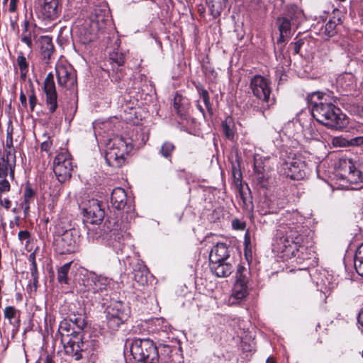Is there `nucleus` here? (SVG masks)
Listing matches in <instances>:
<instances>
[{
    "label": "nucleus",
    "instance_id": "f257e3e1",
    "mask_svg": "<svg viewBox=\"0 0 363 363\" xmlns=\"http://www.w3.org/2000/svg\"><path fill=\"white\" fill-rule=\"evenodd\" d=\"M307 101L312 107L313 117L323 125L334 130H342L347 125V116L332 103L323 101L322 93L308 94Z\"/></svg>",
    "mask_w": 363,
    "mask_h": 363
},
{
    "label": "nucleus",
    "instance_id": "f03ea898",
    "mask_svg": "<svg viewBox=\"0 0 363 363\" xmlns=\"http://www.w3.org/2000/svg\"><path fill=\"white\" fill-rule=\"evenodd\" d=\"M131 150L128 143L122 137H116L107 144L105 160L113 167H121L125 160V155Z\"/></svg>",
    "mask_w": 363,
    "mask_h": 363
},
{
    "label": "nucleus",
    "instance_id": "7ed1b4c3",
    "mask_svg": "<svg viewBox=\"0 0 363 363\" xmlns=\"http://www.w3.org/2000/svg\"><path fill=\"white\" fill-rule=\"evenodd\" d=\"M134 359L142 363H159V354L153 341L147 339H135L130 345Z\"/></svg>",
    "mask_w": 363,
    "mask_h": 363
},
{
    "label": "nucleus",
    "instance_id": "20e7f679",
    "mask_svg": "<svg viewBox=\"0 0 363 363\" xmlns=\"http://www.w3.org/2000/svg\"><path fill=\"white\" fill-rule=\"evenodd\" d=\"M78 238V233L74 228L66 230L58 229L54 238L55 250L60 255L74 252L77 249Z\"/></svg>",
    "mask_w": 363,
    "mask_h": 363
},
{
    "label": "nucleus",
    "instance_id": "39448f33",
    "mask_svg": "<svg viewBox=\"0 0 363 363\" xmlns=\"http://www.w3.org/2000/svg\"><path fill=\"white\" fill-rule=\"evenodd\" d=\"M337 168L342 179L347 180L351 184L363 182V172L361 167H357L351 159L340 158L337 163Z\"/></svg>",
    "mask_w": 363,
    "mask_h": 363
},
{
    "label": "nucleus",
    "instance_id": "423d86ee",
    "mask_svg": "<svg viewBox=\"0 0 363 363\" xmlns=\"http://www.w3.org/2000/svg\"><path fill=\"white\" fill-rule=\"evenodd\" d=\"M250 86L253 95L265 104L264 108L269 107V103L273 101L270 98L272 92L270 81L261 75H255L251 79Z\"/></svg>",
    "mask_w": 363,
    "mask_h": 363
},
{
    "label": "nucleus",
    "instance_id": "0eeeda50",
    "mask_svg": "<svg viewBox=\"0 0 363 363\" xmlns=\"http://www.w3.org/2000/svg\"><path fill=\"white\" fill-rule=\"evenodd\" d=\"M72 164L70 155L62 150L54 159L53 171L57 180L62 183L71 177Z\"/></svg>",
    "mask_w": 363,
    "mask_h": 363
},
{
    "label": "nucleus",
    "instance_id": "6e6552de",
    "mask_svg": "<svg viewBox=\"0 0 363 363\" xmlns=\"http://www.w3.org/2000/svg\"><path fill=\"white\" fill-rule=\"evenodd\" d=\"M72 335L61 342L63 344L65 353L79 361L84 357V337L82 333L72 331Z\"/></svg>",
    "mask_w": 363,
    "mask_h": 363
},
{
    "label": "nucleus",
    "instance_id": "1a4fd4ad",
    "mask_svg": "<svg viewBox=\"0 0 363 363\" xmlns=\"http://www.w3.org/2000/svg\"><path fill=\"white\" fill-rule=\"evenodd\" d=\"M58 84L66 89H72L77 84V77L70 65L57 64L55 68Z\"/></svg>",
    "mask_w": 363,
    "mask_h": 363
},
{
    "label": "nucleus",
    "instance_id": "9d476101",
    "mask_svg": "<svg viewBox=\"0 0 363 363\" xmlns=\"http://www.w3.org/2000/svg\"><path fill=\"white\" fill-rule=\"evenodd\" d=\"M284 165V174L291 179H303L308 173L306 163L300 158L293 159L291 162H286Z\"/></svg>",
    "mask_w": 363,
    "mask_h": 363
},
{
    "label": "nucleus",
    "instance_id": "9b49d317",
    "mask_svg": "<svg viewBox=\"0 0 363 363\" xmlns=\"http://www.w3.org/2000/svg\"><path fill=\"white\" fill-rule=\"evenodd\" d=\"M45 94L46 106L50 113H54L57 106V94L56 91L54 77L52 73H49L45 81L43 86Z\"/></svg>",
    "mask_w": 363,
    "mask_h": 363
},
{
    "label": "nucleus",
    "instance_id": "f8f14e48",
    "mask_svg": "<svg viewBox=\"0 0 363 363\" xmlns=\"http://www.w3.org/2000/svg\"><path fill=\"white\" fill-rule=\"evenodd\" d=\"M105 216L104 210L101 208L98 200L89 201L88 205L84 208V216L86 222L91 224H99Z\"/></svg>",
    "mask_w": 363,
    "mask_h": 363
},
{
    "label": "nucleus",
    "instance_id": "ddd939ff",
    "mask_svg": "<svg viewBox=\"0 0 363 363\" xmlns=\"http://www.w3.org/2000/svg\"><path fill=\"white\" fill-rule=\"evenodd\" d=\"M111 279L102 275L96 274L95 272H90L87 274L85 286L88 291L94 294L102 292L106 290L111 283Z\"/></svg>",
    "mask_w": 363,
    "mask_h": 363
},
{
    "label": "nucleus",
    "instance_id": "4468645a",
    "mask_svg": "<svg viewBox=\"0 0 363 363\" xmlns=\"http://www.w3.org/2000/svg\"><path fill=\"white\" fill-rule=\"evenodd\" d=\"M60 12L59 0H44L40 11L42 18L47 21L56 20Z\"/></svg>",
    "mask_w": 363,
    "mask_h": 363
},
{
    "label": "nucleus",
    "instance_id": "2eb2a0df",
    "mask_svg": "<svg viewBox=\"0 0 363 363\" xmlns=\"http://www.w3.org/2000/svg\"><path fill=\"white\" fill-rule=\"evenodd\" d=\"M94 24L90 21H84L82 24H77L74 26L73 30L78 35L82 43L86 44L94 40L95 34L93 26Z\"/></svg>",
    "mask_w": 363,
    "mask_h": 363
},
{
    "label": "nucleus",
    "instance_id": "dca6fc26",
    "mask_svg": "<svg viewBox=\"0 0 363 363\" xmlns=\"http://www.w3.org/2000/svg\"><path fill=\"white\" fill-rule=\"evenodd\" d=\"M15 157L7 154L0 158V178L6 179L9 174L11 179H14Z\"/></svg>",
    "mask_w": 363,
    "mask_h": 363
},
{
    "label": "nucleus",
    "instance_id": "f3484780",
    "mask_svg": "<svg viewBox=\"0 0 363 363\" xmlns=\"http://www.w3.org/2000/svg\"><path fill=\"white\" fill-rule=\"evenodd\" d=\"M229 257L228 249L224 243H217L211 250L210 262H224Z\"/></svg>",
    "mask_w": 363,
    "mask_h": 363
},
{
    "label": "nucleus",
    "instance_id": "a211bd4d",
    "mask_svg": "<svg viewBox=\"0 0 363 363\" xmlns=\"http://www.w3.org/2000/svg\"><path fill=\"white\" fill-rule=\"evenodd\" d=\"M277 22L279 23V30L280 33L277 43L281 44L288 40L291 37V27L294 24L292 23L288 17L279 18Z\"/></svg>",
    "mask_w": 363,
    "mask_h": 363
},
{
    "label": "nucleus",
    "instance_id": "6ab92c4d",
    "mask_svg": "<svg viewBox=\"0 0 363 363\" xmlns=\"http://www.w3.org/2000/svg\"><path fill=\"white\" fill-rule=\"evenodd\" d=\"M112 206L117 210H122L127 204V195L125 190L121 187L115 188L111 195Z\"/></svg>",
    "mask_w": 363,
    "mask_h": 363
},
{
    "label": "nucleus",
    "instance_id": "aec40b11",
    "mask_svg": "<svg viewBox=\"0 0 363 363\" xmlns=\"http://www.w3.org/2000/svg\"><path fill=\"white\" fill-rule=\"evenodd\" d=\"M129 313L128 307L123 302L118 301H112L106 308V313L116 317H122V314H123L125 315V320L128 319Z\"/></svg>",
    "mask_w": 363,
    "mask_h": 363
},
{
    "label": "nucleus",
    "instance_id": "412c9836",
    "mask_svg": "<svg viewBox=\"0 0 363 363\" xmlns=\"http://www.w3.org/2000/svg\"><path fill=\"white\" fill-rule=\"evenodd\" d=\"M101 347L100 342L94 338L84 339V355L86 354L91 360H95Z\"/></svg>",
    "mask_w": 363,
    "mask_h": 363
},
{
    "label": "nucleus",
    "instance_id": "4be33fe9",
    "mask_svg": "<svg viewBox=\"0 0 363 363\" xmlns=\"http://www.w3.org/2000/svg\"><path fill=\"white\" fill-rule=\"evenodd\" d=\"M211 272L218 277H226L231 274L233 266L224 262H210Z\"/></svg>",
    "mask_w": 363,
    "mask_h": 363
},
{
    "label": "nucleus",
    "instance_id": "5701e85b",
    "mask_svg": "<svg viewBox=\"0 0 363 363\" xmlns=\"http://www.w3.org/2000/svg\"><path fill=\"white\" fill-rule=\"evenodd\" d=\"M54 51V45L50 38L48 36L43 37L40 40V54L46 63L50 59Z\"/></svg>",
    "mask_w": 363,
    "mask_h": 363
},
{
    "label": "nucleus",
    "instance_id": "b1692460",
    "mask_svg": "<svg viewBox=\"0 0 363 363\" xmlns=\"http://www.w3.org/2000/svg\"><path fill=\"white\" fill-rule=\"evenodd\" d=\"M133 278L141 285H145L147 281V269L145 265L138 263L133 269Z\"/></svg>",
    "mask_w": 363,
    "mask_h": 363
},
{
    "label": "nucleus",
    "instance_id": "393cba45",
    "mask_svg": "<svg viewBox=\"0 0 363 363\" xmlns=\"http://www.w3.org/2000/svg\"><path fill=\"white\" fill-rule=\"evenodd\" d=\"M174 109L177 115L183 117L186 115L188 109V104L185 99L179 94H177L174 98Z\"/></svg>",
    "mask_w": 363,
    "mask_h": 363
},
{
    "label": "nucleus",
    "instance_id": "a878e982",
    "mask_svg": "<svg viewBox=\"0 0 363 363\" xmlns=\"http://www.w3.org/2000/svg\"><path fill=\"white\" fill-rule=\"evenodd\" d=\"M126 320L125 315L123 314H122V317H116L106 313V324L111 333L117 331L121 325Z\"/></svg>",
    "mask_w": 363,
    "mask_h": 363
},
{
    "label": "nucleus",
    "instance_id": "bb28decb",
    "mask_svg": "<svg viewBox=\"0 0 363 363\" xmlns=\"http://www.w3.org/2000/svg\"><path fill=\"white\" fill-rule=\"evenodd\" d=\"M72 331H74L72 328V324L69 321L65 319L60 323L57 335L60 336L61 342L68 339L72 335Z\"/></svg>",
    "mask_w": 363,
    "mask_h": 363
},
{
    "label": "nucleus",
    "instance_id": "cd10ccee",
    "mask_svg": "<svg viewBox=\"0 0 363 363\" xmlns=\"http://www.w3.org/2000/svg\"><path fill=\"white\" fill-rule=\"evenodd\" d=\"M36 37L35 32L29 28L28 22H24V29L21 33V41L26 43L30 48L33 46V39Z\"/></svg>",
    "mask_w": 363,
    "mask_h": 363
},
{
    "label": "nucleus",
    "instance_id": "c85d7f7f",
    "mask_svg": "<svg viewBox=\"0 0 363 363\" xmlns=\"http://www.w3.org/2000/svg\"><path fill=\"white\" fill-rule=\"evenodd\" d=\"M286 11L285 17H288L293 24H296V21L303 15L302 10L295 4L287 6Z\"/></svg>",
    "mask_w": 363,
    "mask_h": 363
},
{
    "label": "nucleus",
    "instance_id": "c756f323",
    "mask_svg": "<svg viewBox=\"0 0 363 363\" xmlns=\"http://www.w3.org/2000/svg\"><path fill=\"white\" fill-rule=\"evenodd\" d=\"M222 128L225 137L230 140L234 139L235 129L234 123L231 117H227L222 122Z\"/></svg>",
    "mask_w": 363,
    "mask_h": 363
},
{
    "label": "nucleus",
    "instance_id": "7c9ffc66",
    "mask_svg": "<svg viewBox=\"0 0 363 363\" xmlns=\"http://www.w3.org/2000/svg\"><path fill=\"white\" fill-rule=\"evenodd\" d=\"M248 294L247 284L235 283L232 296L238 300H241Z\"/></svg>",
    "mask_w": 363,
    "mask_h": 363
},
{
    "label": "nucleus",
    "instance_id": "2f4dec72",
    "mask_svg": "<svg viewBox=\"0 0 363 363\" xmlns=\"http://www.w3.org/2000/svg\"><path fill=\"white\" fill-rule=\"evenodd\" d=\"M354 264L358 274L363 277V243L358 247L355 253Z\"/></svg>",
    "mask_w": 363,
    "mask_h": 363
},
{
    "label": "nucleus",
    "instance_id": "473e14b6",
    "mask_svg": "<svg viewBox=\"0 0 363 363\" xmlns=\"http://www.w3.org/2000/svg\"><path fill=\"white\" fill-rule=\"evenodd\" d=\"M16 63L21 72V79H25L28 72V63L22 52H18V55L16 59Z\"/></svg>",
    "mask_w": 363,
    "mask_h": 363
},
{
    "label": "nucleus",
    "instance_id": "72a5a7b5",
    "mask_svg": "<svg viewBox=\"0 0 363 363\" xmlns=\"http://www.w3.org/2000/svg\"><path fill=\"white\" fill-rule=\"evenodd\" d=\"M250 272L248 269L242 265H238L235 272V282L247 284L249 281Z\"/></svg>",
    "mask_w": 363,
    "mask_h": 363
},
{
    "label": "nucleus",
    "instance_id": "f704fd0d",
    "mask_svg": "<svg viewBox=\"0 0 363 363\" xmlns=\"http://www.w3.org/2000/svg\"><path fill=\"white\" fill-rule=\"evenodd\" d=\"M211 15L213 18L218 17L225 7V3L220 0H213L208 4Z\"/></svg>",
    "mask_w": 363,
    "mask_h": 363
},
{
    "label": "nucleus",
    "instance_id": "c9c22d12",
    "mask_svg": "<svg viewBox=\"0 0 363 363\" xmlns=\"http://www.w3.org/2000/svg\"><path fill=\"white\" fill-rule=\"evenodd\" d=\"M292 243L293 242L286 235L281 236L276 238L274 247L277 251L284 252L291 247Z\"/></svg>",
    "mask_w": 363,
    "mask_h": 363
},
{
    "label": "nucleus",
    "instance_id": "e433bc0d",
    "mask_svg": "<svg viewBox=\"0 0 363 363\" xmlns=\"http://www.w3.org/2000/svg\"><path fill=\"white\" fill-rule=\"evenodd\" d=\"M18 311L13 306H7L4 308V317L13 325L18 324L19 320L17 316Z\"/></svg>",
    "mask_w": 363,
    "mask_h": 363
},
{
    "label": "nucleus",
    "instance_id": "4c0bfd02",
    "mask_svg": "<svg viewBox=\"0 0 363 363\" xmlns=\"http://www.w3.org/2000/svg\"><path fill=\"white\" fill-rule=\"evenodd\" d=\"M301 227L297 225L296 227H289V230L286 231V235L293 242L294 244H299L301 240L300 230H298Z\"/></svg>",
    "mask_w": 363,
    "mask_h": 363
},
{
    "label": "nucleus",
    "instance_id": "58836bf2",
    "mask_svg": "<svg viewBox=\"0 0 363 363\" xmlns=\"http://www.w3.org/2000/svg\"><path fill=\"white\" fill-rule=\"evenodd\" d=\"M72 262H67L62 266L57 272V280L61 284H67V274L70 269Z\"/></svg>",
    "mask_w": 363,
    "mask_h": 363
},
{
    "label": "nucleus",
    "instance_id": "ea45409f",
    "mask_svg": "<svg viewBox=\"0 0 363 363\" xmlns=\"http://www.w3.org/2000/svg\"><path fill=\"white\" fill-rule=\"evenodd\" d=\"M175 149V146L173 143L166 141L164 142L160 150L161 155L165 158H169L172 157V152Z\"/></svg>",
    "mask_w": 363,
    "mask_h": 363
},
{
    "label": "nucleus",
    "instance_id": "a19ab883",
    "mask_svg": "<svg viewBox=\"0 0 363 363\" xmlns=\"http://www.w3.org/2000/svg\"><path fill=\"white\" fill-rule=\"evenodd\" d=\"M258 208L259 213L262 215H267L272 212L269 206V201L267 198L264 199L263 201H260Z\"/></svg>",
    "mask_w": 363,
    "mask_h": 363
},
{
    "label": "nucleus",
    "instance_id": "79ce46f5",
    "mask_svg": "<svg viewBox=\"0 0 363 363\" xmlns=\"http://www.w3.org/2000/svg\"><path fill=\"white\" fill-rule=\"evenodd\" d=\"M110 60L112 62L116 63L117 66L119 67L123 65L125 62V57L121 52H113L110 54Z\"/></svg>",
    "mask_w": 363,
    "mask_h": 363
},
{
    "label": "nucleus",
    "instance_id": "37998d69",
    "mask_svg": "<svg viewBox=\"0 0 363 363\" xmlns=\"http://www.w3.org/2000/svg\"><path fill=\"white\" fill-rule=\"evenodd\" d=\"M232 227L234 230H243L245 229L246 223L238 218H235L232 220Z\"/></svg>",
    "mask_w": 363,
    "mask_h": 363
},
{
    "label": "nucleus",
    "instance_id": "c03bdc74",
    "mask_svg": "<svg viewBox=\"0 0 363 363\" xmlns=\"http://www.w3.org/2000/svg\"><path fill=\"white\" fill-rule=\"evenodd\" d=\"M34 196H35V191L30 186H26L24 190V194H23L24 200L23 202L30 203V200L31 199H33L34 197Z\"/></svg>",
    "mask_w": 363,
    "mask_h": 363
},
{
    "label": "nucleus",
    "instance_id": "a18cd8bd",
    "mask_svg": "<svg viewBox=\"0 0 363 363\" xmlns=\"http://www.w3.org/2000/svg\"><path fill=\"white\" fill-rule=\"evenodd\" d=\"M199 94H200L201 97L203 99V103L206 105L208 110H211V102H210V99H209L208 91L206 89H202L199 91Z\"/></svg>",
    "mask_w": 363,
    "mask_h": 363
},
{
    "label": "nucleus",
    "instance_id": "49530a36",
    "mask_svg": "<svg viewBox=\"0 0 363 363\" xmlns=\"http://www.w3.org/2000/svg\"><path fill=\"white\" fill-rule=\"evenodd\" d=\"M11 189V186L8 180L3 179L0 181V194L4 192H8Z\"/></svg>",
    "mask_w": 363,
    "mask_h": 363
},
{
    "label": "nucleus",
    "instance_id": "de8ad7c7",
    "mask_svg": "<svg viewBox=\"0 0 363 363\" xmlns=\"http://www.w3.org/2000/svg\"><path fill=\"white\" fill-rule=\"evenodd\" d=\"M18 239L23 242L26 241V244L29 242L30 233L27 230H21L18 233Z\"/></svg>",
    "mask_w": 363,
    "mask_h": 363
},
{
    "label": "nucleus",
    "instance_id": "09e8293b",
    "mask_svg": "<svg viewBox=\"0 0 363 363\" xmlns=\"http://www.w3.org/2000/svg\"><path fill=\"white\" fill-rule=\"evenodd\" d=\"M303 133L306 136L308 135L313 138L318 135L316 131L311 126L306 127L303 129Z\"/></svg>",
    "mask_w": 363,
    "mask_h": 363
},
{
    "label": "nucleus",
    "instance_id": "8fccbe9b",
    "mask_svg": "<svg viewBox=\"0 0 363 363\" xmlns=\"http://www.w3.org/2000/svg\"><path fill=\"white\" fill-rule=\"evenodd\" d=\"M12 134H13V127L12 125H9L6 130V145L8 146L12 145Z\"/></svg>",
    "mask_w": 363,
    "mask_h": 363
},
{
    "label": "nucleus",
    "instance_id": "3c124183",
    "mask_svg": "<svg viewBox=\"0 0 363 363\" xmlns=\"http://www.w3.org/2000/svg\"><path fill=\"white\" fill-rule=\"evenodd\" d=\"M52 144V141L50 139H48L47 140L42 143L41 150L47 152H49L51 148Z\"/></svg>",
    "mask_w": 363,
    "mask_h": 363
},
{
    "label": "nucleus",
    "instance_id": "603ef678",
    "mask_svg": "<svg viewBox=\"0 0 363 363\" xmlns=\"http://www.w3.org/2000/svg\"><path fill=\"white\" fill-rule=\"evenodd\" d=\"M36 103H37L36 96H35L34 93H32L29 96V105H30V108L31 111H33L34 110V108H35V106L36 105Z\"/></svg>",
    "mask_w": 363,
    "mask_h": 363
},
{
    "label": "nucleus",
    "instance_id": "864d4df0",
    "mask_svg": "<svg viewBox=\"0 0 363 363\" xmlns=\"http://www.w3.org/2000/svg\"><path fill=\"white\" fill-rule=\"evenodd\" d=\"M350 144L351 145H360L363 144V137H357L352 138L350 140Z\"/></svg>",
    "mask_w": 363,
    "mask_h": 363
},
{
    "label": "nucleus",
    "instance_id": "5fc2aeb1",
    "mask_svg": "<svg viewBox=\"0 0 363 363\" xmlns=\"http://www.w3.org/2000/svg\"><path fill=\"white\" fill-rule=\"evenodd\" d=\"M256 179L261 186H264L266 185L267 178L265 177L264 173L256 176Z\"/></svg>",
    "mask_w": 363,
    "mask_h": 363
},
{
    "label": "nucleus",
    "instance_id": "6e6d98bb",
    "mask_svg": "<svg viewBox=\"0 0 363 363\" xmlns=\"http://www.w3.org/2000/svg\"><path fill=\"white\" fill-rule=\"evenodd\" d=\"M0 205L4 206L7 210L11 208V202L9 199H0Z\"/></svg>",
    "mask_w": 363,
    "mask_h": 363
},
{
    "label": "nucleus",
    "instance_id": "4d7b16f0",
    "mask_svg": "<svg viewBox=\"0 0 363 363\" xmlns=\"http://www.w3.org/2000/svg\"><path fill=\"white\" fill-rule=\"evenodd\" d=\"M30 271H31V276L33 279V284H35L37 282H38V277H37V265L36 266H33L31 268H30Z\"/></svg>",
    "mask_w": 363,
    "mask_h": 363
},
{
    "label": "nucleus",
    "instance_id": "13d9d810",
    "mask_svg": "<svg viewBox=\"0 0 363 363\" xmlns=\"http://www.w3.org/2000/svg\"><path fill=\"white\" fill-rule=\"evenodd\" d=\"M254 172H255L256 176H258V175L264 173V169L262 167L257 165V162H255Z\"/></svg>",
    "mask_w": 363,
    "mask_h": 363
},
{
    "label": "nucleus",
    "instance_id": "bf43d9fd",
    "mask_svg": "<svg viewBox=\"0 0 363 363\" xmlns=\"http://www.w3.org/2000/svg\"><path fill=\"white\" fill-rule=\"evenodd\" d=\"M303 45V42L301 40H298L294 43V50L296 54H298L300 51L301 47Z\"/></svg>",
    "mask_w": 363,
    "mask_h": 363
},
{
    "label": "nucleus",
    "instance_id": "052dcab7",
    "mask_svg": "<svg viewBox=\"0 0 363 363\" xmlns=\"http://www.w3.org/2000/svg\"><path fill=\"white\" fill-rule=\"evenodd\" d=\"M233 174L235 178V179L237 180V182H239L241 180V172L240 170L236 169L235 168H233Z\"/></svg>",
    "mask_w": 363,
    "mask_h": 363
},
{
    "label": "nucleus",
    "instance_id": "680f3d73",
    "mask_svg": "<svg viewBox=\"0 0 363 363\" xmlns=\"http://www.w3.org/2000/svg\"><path fill=\"white\" fill-rule=\"evenodd\" d=\"M20 101L23 107L27 106V97L23 91L20 94Z\"/></svg>",
    "mask_w": 363,
    "mask_h": 363
},
{
    "label": "nucleus",
    "instance_id": "e2e57ef3",
    "mask_svg": "<svg viewBox=\"0 0 363 363\" xmlns=\"http://www.w3.org/2000/svg\"><path fill=\"white\" fill-rule=\"evenodd\" d=\"M16 3H17V0H10L9 11L11 12H14L16 11Z\"/></svg>",
    "mask_w": 363,
    "mask_h": 363
},
{
    "label": "nucleus",
    "instance_id": "0e129e2a",
    "mask_svg": "<svg viewBox=\"0 0 363 363\" xmlns=\"http://www.w3.org/2000/svg\"><path fill=\"white\" fill-rule=\"evenodd\" d=\"M22 207L23 208L24 213L26 216L28 213V212H29L30 203L23 202L22 203Z\"/></svg>",
    "mask_w": 363,
    "mask_h": 363
},
{
    "label": "nucleus",
    "instance_id": "69168bd1",
    "mask_svg": "<svg viewBox=\"0 0 363 363\" xmlns=\"http://www.w3.org/2000/svg\"><path fill=\"white\" fill-rule=\"evenodd\" d=\"M357 321L363 327V309L358 314Z\"/></svg>",
    "mask_w": 363,
    "mask_h": 363
},
{
    "label": "nucleus",
    "instance_id": "338daca9",
    "mask_svg": "<svg viewBox=\"0 0 363 363\" xmlns=\"http://www.w3.org/2000/svg\"><path fill=\"white\" fill-rule=\"evenodd\" d=\"M42 363H52V359L50 356L46 355L45 357H42Z\"/></svg>",
    "mask_w": 363,
    "mask_h": 363
},
{
    "label": "nucleus",
    "instance_id": "774afa93",
    "mask_svg": "<svg viewBox=\"0 0 363 363\" xmlns=\"http://www.w3.org/2000/svg\"><path fill=\"white\" fill-rule=\"evenodd\" d=\"M335 28V24L333 22H328L325 25V30H333Z\"/></svg>",
    "mask_w": 363,
    "mask_h": 363
}]
</instances>
